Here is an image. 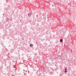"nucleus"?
<instances>
[{"label":"nucleus","instance_id":"nucleus-3","mask_svg":"<svg viewBox=\"0 0 76 76\" xmlns=\"http://www.w3.org/2000/svg\"><path fill=\"white\" fill-rule=\"evenodd\" d=\"M28 16H31V14H28Z\"/></svg>","mask_w":76,"mask_h":76},{"label":"nucleus","instance_id":"nucleus-4","mask_svg":"<svg viewBox=\"0 0 76 76\" xmlns=\"http://www.w3.org/2000/svg\"><path fill=\"white\" fill-rule=\"evenodd\" d=\"M66 72H67V71H65V72L66 73Z\"/></svg>","mask_w":76,"mask_h":76},{"label":"nucleus","instance_id":"nucleus-2","mask_svg":"<svg viewBox=\"0 0 76 76\" xmlns=\"http://www.w3.org/2000/svg\"><path fill=\"white\" fill-rule=\"evenodd\" d=\"M60 42H63V40L62 39H61L60 40Z\"/></svg>","mask_w":76,"mask_h":76},{"label":"nucleus","instance_id":"nucleus-5","mask_svg":"<svg viewBox=\"0 0 76 76\" xmlns=\"http://www.w3.org/2000/svg\"><path fill=\"white\" fill-rule=\"evenodd\" d=\"M65 70H67V69H66V68H65Z\"/></svg>","mask_w":76,"mask_h":76},{"label":"nucleus","instance_id":"nucleus-6","mask_svg":"<svg viewBox=\"0 0 76 76\" xmlns=\"http://www.w3.org/2000/svg\"><path fill=\"white\" fill-rule=\"evenodd\" d=\"M41 73H40V75H41Z\"/></svg>","mask_w":76,"mask_h":76},{"label":"nucleus","instance_id":"nucleus-1","mask_svg":"<svg viewBox=\"0 0 76 76\" xmlns=\"http://www.w3.org/2000/svg\"><path fill=\"white\" fill-rule=\"evenodd\" d=\"M30 47H32L33 46V45L32 44H31L30 45Z\"/></svg>","mask_w":76,"mask_h":76}]
</instances>
